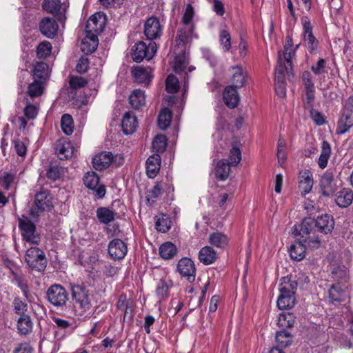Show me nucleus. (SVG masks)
I'll use <instances>...</instances> for the list:
<instances>
[{
	"mask_svg": "<svg viewBox=\"0 0 353 353\" xmlns=\"http://www.w3.org/2000/svg\"><path fill=\"white\" fill-rule=\"evenodd\" d=\"M297 289V283L288 277H283L280 284V294L277 299V306L280 310H288L295 304L294 294Z\"/></svg>",
	"mask_w": 353,
	"mask_h": 353,
	"instance_id": "1",
	"label": "nucleus"
},
{
	"mask_svg": "<svg viewBox=\"0 0 353 353\" xmlns=\"http://www.w3.org/2000/svg\"><path fill=\"white\" fill-rule=\"evenodd\" d=\"M25 261L32 270L37 272L43 271L47 265L44 252L37 247H31L27 250Z\"/></svg>",
	"mask_w": 353,
	"mask_h": 353,
	"instance_id": "2",
	"label": "nucleus"
},
{
	"mask_svg": "<svg viewBox=\"0 0 353 353\" xmlns=\"http://www.w3.org/2000/svg\"><path fill=\"white\" fill-rule=\"evenodd\" d=\"M157 50L154 41H150L147 45L144 41H139L132 48V58L136 62H141L143 59H151Z\"/></svg>",
	"mask_w": 353,
	"mask_h": 353,
	"instance_id": "3",
	"label": "nucleus"
},
{
	"mask_svg": "<svg viewBox=\"0 0 353 353\" xmlns=\"http://www.w3.org/2000/svg\"><path fill=\"white\" fill-rule=\"evenodd\" d=\"M19 228L23 240L31 244L38 245L41 237L36 232V226L27 216L23 215L19 219Z\"/></svg>",
	"mask_w": 353,
	"mask_h": 353,
	"instance_id": "4",
	"label": "nucleus"
},
{
	"mask_svg": "<svg viewBox=\"0 0 353 353\" xmlns=\"http://www.w3.org/2000/svg\"><path fill=\"white\" fill-rule=\"evenodd\" d=\"M46 298L54 307H63L68 301V293L61 285L53 284L48 289Z\"/></svg>",
	"mask_w": 353,
	"mask_h": 353,
	"instance_id": "5",
	"label": "nucleus"
},
{
	"mask_svg": "<svg viewBox=\"0 0 353 353\" xmlns=\"http://www.w3.org/2000/svg\"><path fill=\"white\" fill-rule=\"evenodd\" d=\"M347 271L345 265L339 266L336 270H332V279L338 278L339 286L332 284V304L334 301H343L345 283L346 282Z\"/></svg>",
	"mask_w": 353,
	"mask_h": 353,
	"instance_id": "6",
	"label": "nucleus"
},
{
	"mask_svg": "<svg viewBox=\"0 0 353 353\" xmlns=\"http://www.w3.org/2000/svg\"><path fill=\"white\" fill-rule=\"evenodd\" d=\"M35 209L30 210V214L32 218L38 216V213L50 211L52 206V197L48 191H40L34 196Z\"/></svg>",
	"mask_w": 353,
	"mask_h": 353,
	"instance_id": "7",
	"label": "nucleus"
},
{
	"mask_svg": "<svg viewBox=\"0 0 353 353\" xmlns=\"http://www.w3.org/2000/svg\"><path fill=\"white\" fill-rule=\"evenodd\" d=\"M71 292L72 299L81 308L88 310L90 307V299L88 290L83 285H72Z\"/></svg>",
	"mask_w": 353,
	"mask_h": 353,
	"instance_id": "8",
	"label": "nucleus"
},
{
	"mask_svg": "<svg viewBox=\"0 0 353 353\" xmlns=\"http://www.w3.org/2000/svg\"><path fill=\"white\" fill-rule=\"evenodd\" d=\"M105 26V16L100 13H96L88 20L85 26V34H94L98 37V34L103 31Z\"/></svg>",
	"mask_w": 353,
	"mask_h": 353,
	"instance_id": "9",
	"label": "nucleus"
},
{
	"mask_svg": "<svg viewBox=\"0 0 353 353\" xmlns=\"http://www.w3.org/2000/svg\"><path fill=\"white\" fill-rule=\"evenodd\" d=\"M194 29L195 26H183L178 29L175 39L176 48L174 49V51L176 53L177 50H184L185 45L191 42Z\"/></svg>",
	"mask_w": 353,
	"mask_h": 353,
	"instance_id": "10",
	"label": "nucleus"
},
{
	"mask_svg": "<svg viewBox=\"0 0 353 353\" xmlns=\"http://www.w3.org/2000/svg\"><path fill=\"white\" fill-rule=\"evenodd\" d=\"M162 31L163 27L157 17H152L145 21L144 24V34L150 41L159 38L161 36Z\"/></svg>",
	"mask_w": 353,
	"mask_h": 353,
	"instance_id": "11",
	"label": "nucleus"
},
{
	"mask_svg": "<svg viewBox=\"0 0 353 353\" xmlns=\"http://www.w3.org/2000/svg\"><path fill=\"white\" fill-rule=\"evenodd\" d=\"M85 185L93 190L98 198H103L106 192L103 185H99V177L94 172H87L83 177Z\"/></svg>",
	"mask_w": 353,
	"mask_h": 353,
	"instance_id": "12",
	"label": "nucleus"
},
{
	"mask_svg": "<svg viewBox=\"0 0 353 353\" xmlns=\"http://www.w3.org/2000/svg\"><path fill=\"white\" fill-rule=\"evenodd\" d=\"M177 271L188 281L193 282L195 280L196 268L194 262L190 259L184 257L180 259L177 264Z\"/></svg>",
	"mask_w": 353,
	"mask_h": 353,
	"instance_id": "13",
	"label": "nucleus"
},
{
	"mask_svg": "<svg viewBox=\"0 0 353 353\" xmlns=\"http://www.w3.org/2000/svg\"><path fill=\"white\" fill-rule=\"evenodd\" d=\"M304 34L303 39L307 42V47L310 53H313L317 48L318 41L312 34V27L310 19L307 17L302 18Z\"/></svg>",
	"mask_w": 353,
	"mask_h": 353,
	"instance_id": "14",
	"label": "nucleus"
},
{
	"mask_svg": "<svg viewBox=\"0 0 353 353\" xmlns=\"http://www.w3.org/2000/svg\"><path fill=\"white\" fill-rule=\"evenodd\" d=\"M128 252L126 244L119 239L112 240L108 245V253L114 260H121L125 257Z\"/></svg>",
	"mask_w": 353,
	"mask_h": 353,
	"instance_id": "15",
	"label": "nucleus"
},
{
	"mask_svg": "<svg viewBox=\"0 0 353 353\" xmlns=\"http://www.w3.org/2000/svg\"><path fill=\"white\" fill-rule=\"evenodd\" d=\"M229 71L231 74V85L236 88H243L247 81V75L241 65H234L230 68Z\"/></svg>",
	"mask_w": 353,
	"mask_h": 353,
	"instance_id": "16",
	"label": "nucleus"
},
{
	"mask_svg": "<svg viewBox=\"0 0 353 353\" xmlns=\"http://www.w3.org/2000/svg\"><path fill=\"white\" fill-rule=\"evenodd\" d=\"M299 227V229L295 226L292 234L294 236H301V239L311 236V234H314L316 230L314 219L311 217L304 219Z\"/></svg>",
	"mask_w": 353,
	"mask_h": 353,
	"instance_id": "17",
	"label": "nucleus"
},
{
	"mask_svg": "<svg viewBox=\"0 0 353 353\" xmlns=\"http://www.w3.org/2000/svg\"><path fill=\"white\" fill-rule=\"evenodd\" d=\"M55 151L60 160H65L72 157L74 148L70 141L65 139H59L56 143Z\"/></svg>",
	"mask_w": 353,
	"mask_h": 353,
	"instance_id": "18",
	"label": "nucleus"
},
{
	"mask_svg": "<svg viewBox=\"0 0 353 353\" xmlns=\"http://www.w3.org/2000/svg\"><path fill=\"white\" fill-rule=\"evenodd\" d=\"M114 156L110 152H103L92 158L93 167L97 170H103L108 168L112 162Z\"/></svg>",
	"mask_w": 353,
	"mask_h": 353,
	"instance_id": "19",
	"label": "nucleus"
},
{
	"mask_svg": "<svg viewBox=\"0 0 353 353\" xmlns=\"http://www.w3.org/2000/svg\"><path fill=\"white\" fill-rule=\"evenodd\" d=\"M41 33L48 38H53L57 33L59 26L53 18L46 17L39 24Z\"/></svg>",
	"mask_w": 353,
	"mask_h": 353,
	"instance_id": "20",
	"label": "nucleus"
},
{
	"mask_svg": "<svg viewBox=\"0 0 353 353\" xmlns=\"http://www.w3.org/2000/svg\"><path fill=\"white\" fill-rule=\"evenodd\" d=\"M237 89L232 86L227 85L223 93V99L225 104L231 109L236 108L240 101V96Z\"/></svg>",
	"mask_w": 353,
	"mask_h": 353,
	"instance_id": "21",
	"label": "nucleus"
},
{
	"mask_svg": "<svg viewBox=\"0 0 353 353\" xmlns=\"http://www.w3.org/2000/svg\"><path fill=\"white\" fill-rule=\"evenodd\" d=\"M132 73L136 82L139 84L148 85L152 79V70L149 68L137 66L132 68Z\"/></svg>",
	"mask_w": 353,
	"mask_h": 353,
	"instance_id": "22",
	"label": "nucleus"
},
{
	"mask_svg": "<svg viewBox=\"0 0 353 353\" xmlns=\"http://www.w3.org/2000/svg\"><path fill=\"white\" fill-rule=\"evenodd\" d=\"M138 126L137 119L132 112H125L123 117L121 127L125 134H132Z\"/></svg>",
	"mask_w": 353,
	"mask_h": 353,
	"instance_id": "23",
	"label": "nucleus"
},
{
	"mask_svg": "<svg viewBox=\"0 0 353 353\" xmlns=\"http://www.w3.org/2000/svg\"><path fill=\"white\" fill-rule=\"evenodd\" d=\"M313 186L312 175L310 170H304L299 173V188L303 194L309 193Z\"/></svg>",
	"mask_w": 353,
	"mask_h": 353,
	"instance_id": "24",
	"label": "nucleus"
},
{
	"mask_svg": "<svg viewBox=\"0 0 353 353\" xmlns=\"http://www.w3.org/2000/svg\"><path fill=\"white\" fill-rule=\"evenodd\" d=\"M161 157L158 154H153L146 161L145 168L148 176L150 178H154L159 172L161 167Z\"/></svg>",
	"mask_w": 353,
	"mask_h": 353,
	"instance_id": "25",
	"label": "nucleus"
},
{
	"mask_svg": "<svg viewBox=\"0 0 353 353\" xmlns=\"http://www.w3.org/2000/svg\"><path fill=\"white\" fill-rule=\"evenodd\" d=\"M353 125V113L343 110L341 116L338 122V126L336 130L337 134H342L347 132Z\"/></svg>",
	"mask_w": 353,
	"mask_h": 353,
	"instance_id": "26",
	"label": "nucleus"
},
{
	"mask_svg": "<svg viewBox=\"0 0 353 353\" xmlns=\"http://www.w3.org/2000/svg\"><path fill=\"white\" fill-rule=\"evenodd\" d=\"M353 125V113L343 110L341 116L338 122V126L336 130L337 134H342L347 132Z\"/></svg>",
	"mask_w": 353,
	"mask_h": 353,
	"instance_id": "27",
	"label": "nucleus"
},
{
	"mask_svg": "<svg viewBox=\"0 0 353 353\" xmlns=\"http://www.w3.org/2000/svg\"><path fill=\"white\" fill-rule=\"evenodd\" d=\"M353 125V113L343 110L341 116L338 122V126L336 130L337 134H342L347 132Z\"/></svg>",
	"mask_w": 353,
	"mask_h": 353,
	"instance_id": "28",
	"label": "nucleus"
},
{
	"mask_svg": "<svg viewBox=\"0 0 353 353\" xmlns=\"http://www.w3.org/2000/svg\"><path fill=\"white\" fill-rule=\"evenodd\" d=\"M292 259L296 261L303 260L305 256L306 245L303 244L301 239L292 244L289 250Z\"/></svg>",
	"mask_w": 353,
	"mask_h": 353,
	"instance_id": "29",
	"label": "nucleus"
},
{
	"mask_svg": "<svg viewBox=\"0 0 353 353\" xmlns=\"http://www.w3.org/2000/svg\"><path fill=\"white\" fill-rule=\"evenodd\" d=\"M353 192L349 188H344L336 194L335 203L341 208H347L352 202Z\"/></svg>",
	"mask_w": 353,
	"mask_h": 353,
	"instance_id": "30",
	"label": "nucleus"
},
{
	"mask_svg": "<svg viewBox=\"0 0 353 353\" xmlns=\"http://www.w3.org/2000/svg\"><path fill=\"white\" fill-rule=\"evenodd\" d=\"M217 254L210 246H205L199 252V259L204 265H210L216 261Z\"/></svg>",
	"mask_w": 353,
	"mask_h": 353,
	"instance_id": "31",
	"label": "nucleus"
},
{
	"mask_svg": "<svg viewBox=\"0 0 353 353\" xmlns=\"http://www.w3.org/2000/svg\"><path fill=\"white\" fill-rule=\"evenodd\" d=\"M98 44V37L94 34L90 35L85 34V37L81 42V50L85 54H91L96 50Z\"/></svg>",
	"mask_w": 353,
	"mask_h": 353,
	"instance_id": "32",
	"label": "nucleus"
},
{
	"mask_svg": "<svg viewBox=\"0 0 353 353\" xmlns=\"http://www.w3.org/2000/svg\"><path fill=\"white\" fill-rule=\"evenodd\" d=\"M230 164L225 159L219 160L215 168V176L220 181H225L230 174Z\"/></svg>",
	"mask_w": 353,
	"mask_h": 353,
	"instance_id": "33",
	"label": "nucleus"
},
{
	"mask_svg": "<svg viewBox=\"0 0 353 353\" xmlns=\"http://www.w3.org/2000/svg\"><path fill=\"white\" fill-rule=\"evenodd\" d=\"M131 106L134 109H139L145 103V96L143 91L140 89L134 90L129 97Z\"/></svg>",
	"mask_w": 353,
	"mask_h": 353,
	"instance_id": "34",
	"label": "nucleus"
},
{
	"mask_svg": "<svg viewBox=\"0 0 353 353\" xmlns=\"http://www.w3.org/2000/svg\"><path fill=\"white\" fill-rule=\"evenodd\" d=\"M178 50L179 52L174 59V70L176 73L181 74L186 69L188 65V60L184 50Z\"/></svg>",
	"mask_w": 353,
	"mask_h": 353,
	"instance_id": "35",
	"label": "nucleus"
},
{
	"mask_svg": "<svg viewBox=\"0 0 353 353\" xmlns=\"http://www.w3.org/2000/svg\"><path fill=\"white\" fill-rule=\"evenodd\" d=\"M116 214L105 207H101L97 210V216L99 221L105 225H108L114 220Z\"/></svg>",
	"mask_w": 353,
	"mask_h": 353,
	"instance_id": "36",
	"label": "nucleus"
},
{
	"mask_svg": "<svg viewBox=\"0 0 353 353\" xmlns=\"http://www.w3.org/2000/svg\"><path fill=\"white\" fill-rule=\"evenodd\" d=\"M292 335L290 332L283 329L276 333L275 341L279 347H287L292 343Z\"/></svg>",
	"mask_w": 353,
	"mask_h": 353,
	"instance_id": "37",
	"label": "nucleus"
},
{
	"mask_svg": "<svg viewBox=\"0 0 353 353\" xmlns=\"http://www.w3.org/2000/svg\"><path fill=\"white\" fill-rule=\"evenodd\" d=\"M292 68L285 65V63H283V58L281 55L279 54L278 57L277 65L275 70V78L274 81H285V72H287L290 76L291 73Z\"/></svg>",
	"mask_w": 353,
	"mask_h": 353,
	"instance_id": "38",
	"label": "nucleus"
},
{
	"mask_svg": "<svg viewBox=\"0 0 353 353\" xmlns=\"http://www.w3.org/2000/svg\"><path fill=\"white\" fill-rule=\"evenodd\" d=\"M177 254V248L171 242H166L159 248V254L163 259H171Z\"/></svg>",
	"mask_w": 353,
	"mask_h": 353,
	"instance_id": "39",
	"label": "nucleus"
},
{
	"mask_svg": "<svg viewBox=\"0 0 353 353\" xmlns=\"http://www.w3.org/2000/svg\"><path fill=\"white\" fill-rule=\"evenodd\" d=\"M209 242L216 248L223 249L228 245V238L221 232H213L209 236Z\"/></svg>",
	"mask_w": 353,
	"mask_h": 353,
	"instance_id": "40",
	"label": "nucleus"
},
{
	"mask_svg": "<svg viewBox=\"0 0 353 353\" xmlns=\"http://www.w3.org/2000/svg\"><path fill=\"white\" fill-rule=\"evenodd\" d=\"M17 327L21 335H27L32 332V323L27 314L22 315L18 320Z\"/></svg>",
	"mask_w": 353,
	"mask_h": 353,
	"instance_id": "41",
	"label": "nucleus"
},
{
	"mask_svg": "<svg viewBox=\"0 0 353 353\" xmlns=\"http://www.w3.org/2000/svg\"><path fill=\"white\" fill-rule=\"evenodd\" d=\"M331 154V148L328 141H323L321 147V153L318 160V165L321 169L326 168Z\"/></svg>",
	"mask_w": 353,
	"mask_h": 353,
	"instance_id": "42",
	"label": "nucleus"
},
{
	"mask_svg": "<svg viewBox=\"0 0 353 353\" xmlns=\"http://www.w3.org/2000/svg\"><path fill=\"white\" fill-rule=\"evenodd\" d=\"M172 113L171 110L165 108L161 110L158 117V125L161 130L167 129L171 123Z\"/></svg>",
	"mask_w": 353,
	"mask_h": 353,
	"instance_id": "43",
	"label": "nucleus"
},
{
	"mask_svg": "<svg viewBox=\"0 0 353 353\" xmlns=\"http://www.w3.org/2000/svg\"><path fill=\"white\" fill-rule=\"evenodd\" d=\"M48 76V65L44 62L37 63L33 70L34 79L45 81Z\"/></svg>",
	"mask_w": 353,
	"mask_h": 353,
	"instance_id": "44",
	"label": "nucleus"
},
{
	"mask_svg": "<svg viewBox=\"0 0 353 353\" xmlns=\"http://www.w3.org/2000/svg\"><path fill=\"white\" fill-rule=\"evenodd\" d=\"M152 149L154 152V154H160L163 153L167 147V139L165 135L159 134L155 137L152 141Z\"/></svg>",
	"mask_w": 353,
	"mask_h": 353,
	"instance_id": "45",
	"label": "nucleus"
},
{
	"mask_svg": "<svg viewBox=\"0 0 353 353\" xmlns=\"http://www.w3.org/2000/svg\"><path fill=\"white\" fill-rule=\"evenodd\" d=\"M319 186L321 194L325 196H330L331 194V173L327 172L322 176Z\"/></svg>",
	"mask_w": 353,
	"mask_h": 353,
	"instance_id": "46",
	"label": "nucleus"
},
{
	"mask_svg": "<svg viewBox=\"0 0 353 353\" xmlns=\"http://www.w3.org/2000/svg\"><path fill=\"white\" fill-rule=\"evenodd\" d=\"M294 316L292 313L283 312L278 317L277 324L285 330V328L292 327L294 324Z\"/></svg>",
	"mask_w": 353,
	"mask_h": 353,
	"instance_id": "47",
	"label": "nucleus"
},
{
	"mask_svg": "<svg viewBox=\"0 0 353 353\" xmlns=\"http://www.w3.org/2000/svg\"><path fill=\"white\" fill-rule=\"evenodd\" d=\"M64 168L57 164L50 165L47 170L46 176L50 180L56 181L60 179L61 176L64 174Z\"/></svg>",
	"mask_w": 353,
	"mask_h": 353,
	"instance_id": "48",
	"label": "nucleus"
},
{
	"mask_svg": "<svg viewBox=\"0 0 353 353\" xmlns=\"http://www.w3.org/2000/svg\"><path fill=\"white\" fill-rule=\"evenodd\" d=\"M61 125L63 132L66 135L71 134L74 131V123L72 116L68 114H64L61 117Z\"/></svg>",
	"mask_w": 353,
	"mask_h": 353,
	"instance_id": "49",
	"label": "nucleus"
},
{
	"mask_svg": "<svg viewBox=\"0 0 353 353\" xmlns=\"http://www.w3.org/2000/svg\"><path fill=\"white\" fill-rule=\"evenodd\" d=\"M43 82L42 81L34 79V81L29 85L28 94L30 97H36L42 94L43 92Z\"/></svg>",
	"mask_w": 353,
	"mask_h": 353,
	"instance_id": "50",
	"label": "nucleus"
},
{
	"mask_svg": "<svg viewBox=\"0 0 353 353\" xmlns=\"http://www.w3.org/2000/svg\"><path fill=\"white\" fill-rule=\"evenodd\" d=\"M316 223V228L323 234H327L330 231L329 223V216L327 214L319 216L316 219H314Z\"/></svg>",
	"mask_w": 353,
	"mask_h": 353,
	"instance_id": "51",
	"label": "nucleus"
},
{
	"mask_svg": "<svg viewBox=\"0 0 353 353\" xmlns=\"http://www.w3.org/2000/svg\"><path fill=\"white\" fill-rule=\"evenodd\" d=\"M230 159L229 163L231 165H236L241 160V152L236 143H232V147L230 151Z\"/></svg>",
	"mask_w": 353,
	"mask_h": 353,
	"instance_id": "52",
	"label": "nucleus"
},
{
	"mask_svg": "<svg viewBox=\"0 0 353 353\" xmlns=\"http://www.w3.org/2000/svg\"><path fill=\"white\" fill-rule=\"evenodd\" d=\"M194 15V10L192 6L189 3L186 6L181 21L183 26H194L192 19Z\"/></svg>",
	"mask_w": 353,
	"mask_h": 353,
	"instance_id": "53",
	"label": "nucleus"
},
{
	"mask_svg": "<svg viewBox=\"0 0 353 353\" xmlns=\"http://www.w3.org/2000/svg\"><path fill=\"white\" fill-rule=\"evenodd\" d=\"M52 46L49 41H43L37 48V54L39 58L45 59L51 53Z\"/></svg>",
	"mask_w": 353,
	"mask_h": 353,
	"instance_id": "54",
	"label": "nucleus"
},
{
	"mask_svg": "<svg viewBox=\"0 0 353 353\" xmlns=\"http://www.w3.org/2000/svg\"><path fill=\"white\" fill-rule=\"evenodd\" d=\"M219 41L225 52H228L231 48V36L226 30H223L219 34Z\"/></svg>",
	"mask_w": 353,
	"mask_h": 353,
	"instance_id": "55",
	"label": "nucleus"
},
{
	"mask_svg": "<svg viewBox=\"0 0 353 353\" xmlns=\"http://www.w3.org/2000/svg\"><path fill=\"white\" fill-rule=\"evenodd\" d=\"M166 90L170 93H175L179 90V80L173 74H170L166 79Z\"/></svg>",
	"mask_w": 353,
	"mask_h": 353,
	"instance_id": "56",
	"label": "nucleus"
},
{
	"mask_svg": "<svg viewBox=\"0 0 353 353\" xmlns=\"http://www.w3.org/2000/svg\"><path fill=\"white\" fill-rule=\"evenodd\" d=\"M162 185L160 182H157L152 190L146 193V199L150 203L151 199H157L162 194Z\"/></svg>",
	"mask_w": 353,
	"mask_h": 353,
	"instance_id": "57",
	"label": "nucleus"
},
{
	"mask_svg": "<svg viewBox=\"0 0 353 353\" xmlns=\"http://www.w3.org/2000/svg\"><path fill=\"white\" fill-rule=\"evenodd\" d=\"M168 285L164 280H161L159 282L156 289V292L159 299V301H161L168 296Z\"/></svg>",
	"mask_w": 353,
	"mask_h": 353,
	"instance_id": "58",
	"label": "nucleus"
},
{
	"mask_svg": "<svg viewBox=\"0 0 353 353\" xmlns=\"http://www.w3.org/2000/svg\"><path fill=\"white\" fill-rule=\"evenodd\" d=\"M38 114V107L36 105L32 104L27 101L26 105L24 108V114L26 118L28 119H34Z\"/></svg>",
	"mask_w": 353,
	"mask_h": 353,
	"instance_id": "59",
	"label": "nucleus"
},
{
	"mask_svg": "<svg viewBox=\"0 0 353 353\" xmlns=\"http://www.w3.org/2000/svg\"><path fill=\"white\" fill-rule=\"evenodd\" d=\"M43 8L46 10L50 13H56L60 11L61 3L59 0H52L43 4Z\"/></svg>",
	"mask_w": 353,
	"mask_h": 353,
	"instance_id": "60",
	"label": "nucleus"
},
{
	"mask_svg": "<svg viewBox=\"0 0 353 353\" xmlns=\"http://www.w3.org/2000/svg\"><path fill=\"white\" fill-rule=\"evenodd\" d=\"M170 228V221L164 216L156 221V229L161 232H166Z\"/></svg>",
	"mask_w": 353,
	"mask_h": 353,
	"instance_id": "61",
	"label": "nucleus"
},
{
	"mask_svg": "<svg viewBox=\"0 0 353 353\" xmlns=\"http://www.w3.org/2000/svg\"><path fill=\"white\" fill-rule=\"evenodd\" d=\"M14 312L18 314L23 315L28 310L27 303L23 302L19 298H15L13 301Z\"/></svg>",
	"mask_w": 353,
	"mask_h": 353,
	"instance_id": "62",
	"label": "nucleus"
},
{
	"mask_svg": "<svg viewBox=\"0 0 353 353\" xmlns=\"http://www.w3.org/2000/svg\"><path fill=\"white\" fill-rule=\"evenodd\" d=\"M70 85L73 89L83 88L87 84V81L81 77H73L69 81Z\"/></svg>",
	"mask_w": 353,
	"mask_h": 353,
	"instance_id": "63",
	"label": "nucleus"
},
{
	"mask_svg": "<svg viewBox=\"0 0 353 353\" xmlns=\"http://www.w3.org/2000/svg\"><path fill=\"white\" fill-rule=\"evenodd\" d=\"M314 99V88L305 89V108L307 110L313 108V101Z\"/></svg>",
	"mask_w": 353,
	"mask_h": 353,
	"instance_id": "64",
	"label": "nucleus"
}]
</instances>
